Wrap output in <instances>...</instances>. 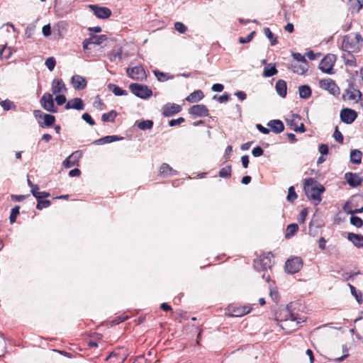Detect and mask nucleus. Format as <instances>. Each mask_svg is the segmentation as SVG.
Returning a JSON list of instances; mask_svg holds the SVG:
<instances>
[{
  "label": "nucleus",
  "instance_id": "obj_1",
  "mask_svg": "<svg viewBox=\"0 0 363 363\" xmlns=\"http://www.w3.org/2000/svg\"><path fill=\"white\" fill-rule=\"evenodd\" d=\"M306 196L318 205L321 201V194L325 191V187L318 183L313 178L305 179L303 186Z\"/></svg>",
  "mask_w": 363,
  "mask_h": 363
},
{
  "label": "nucleus",
  "instance_id": "obj_2",
  "mask_svg": "<svg viewBox=\"0 0 363 363\" xmlns=\"http://www.w3.org/2000/svg\"><path fill=\"white\" fill-rule=\"evenodd\" d=\"M272 255L269 252L267 254H263L259 257L254 260V268L258 272H264L262 277L266 280V281H270V275L267 274V270L270 269L272 266Z\"/></svg>",
  "mask_w": 363,
  "mask_h": 363
},
{
  "label": "nucleus",
  "instance_id": "obj_3",
  "mask_svg": "<svg viewBox=\"0 0 363 363\" xmlns=\"http://www.w3.org/2000/svg\"><path fill=\"white\" fill-rule=\"evenodd\" d=\"M292 303H289L286 306L284 313H286V318L284 320H281V327L283 329H285L286 327L288 326V322L291 321L292 323H295V327H297L298 324L303 323L304 319L299 317L298 314L295 313L291 308Z\"/></svg>",
  "mask_w": 363,
  "mask_h": 363
},
{
  "label": "nucleus",
  "instance_id": "obj_4",
  "mask_svg": "<svg viewBox=\"0 0 363 363\" xmlns=\"http://www.w3.org/2000/svg\"><path fill=\"white\" fill-rule=\"evenodd\" d=\"M129 89L135 96L143 99H147L152 94V90L145 84L132 83L129 85Z\"/></svg>",
  "mask_w": 363,
  "mask_h": 363
},
{
  "label": "nucleus",
  "instance_id": "obj_5",
  "mask_svg": "<svg viewBox=\"0 0 363 363\" xmlns=\"http://www.w3.org/2000/svg\"><path fill=\"white\" fill-rule=\"evenodd\" d=\"M336 61V56L333 54H328L320 61L318 68L323 73L333 74V67Z\"/></svg>",
  "mask_w": 363,
  "mask_h": 363
},
{
  "label": "nucleus",
  "instance_id": "obj_6",
  "mask_svg": "<svg viewBox=\"0 0 363 363\" xmlns=\"http://www.w3.org/2000/svg\"><path fill=\"white\" fill-rule=\"evenodd\" d=\"M303 267V260L300 257L288 259L285 262L286 273L294 274L298 272Z\"/></svg>",
  "mask_w": 363,
  "mask_h": 363
},
{
  "label": "nucleus",
  "instance_id": "obj_7",
  "mask_svg": "<svg viewBox=\"0 0 363 363\" xmlns=\"http://www.w3.org/2000/svg\"><path fill=\"white\" fill-rule=\"evenodd\" d=\"M40 104L43 109L50 113H56L57 108H56L54 102L52 94L46 92L45 93L40 100Z\"/></svg>",
  "mask_w": 363,
  "mask_h": 363
},
{
  "label": "nucleus",
  "instance_id": "obj_8",
  "mask_svg": "<svg viewBox=\"0 0 363 363\" xmlns=\"http://www.w3.org/2000/svg\"><path fill=\"white\" fill-rule=\"evenodd\" d=\"M126 73L129 77L137 81H143L147 77L144 68L140 65L128 67L126 69Z\"/></svg>",
  "mask_w": 363,
  "mask_h": 363
},
{
  "label": "nucleus",
  "instance_id": "obj_9",
  "mask_svg": "<svg viewBox=\"0 0 363 363\" xmlns=\"http://www.w3.org/2000/svg\"><path fill=\"white\" fill-rule=\"evenodd\" d=\"M320 87L328 91L330 94L337 96L340 94V89L331 79H323L319 81Z\"/></svg>",
  "mask_w": 363,
  "mask_h": 363
},
{
  "label": "nucleus",
  "instance_id": "obj_10",
  "mask_svg": "<svg viewBox=\"0 0 363 363\" xmlns=\"http://www.w3.org/2000/svg\"><path fill=\"white\" fill-rule=\"evenodd\" d=\"M252 308V305L247 304L243 306H230L228 311H230V315L235 317H241L249 313Z\"/></svg>",
  "mask_w": 363,
  "mask_h": 363
},
{
  "label": "nucleus",
  "instance_id": "obj_11",
  "mask_svg": "<svg viewBox=\"0 0 363 363\" xmlns=\"http://www.w3.org/2000/svg\"><path fill=\"white\" fill-rule=\"evenodd\" d=\"M89 7L99 18L106 19L109 18L111 15V9L107 7H101L97 5H89Z\"/></svg>",
  "mask_w": 363,
  "mask_h": 363
},
{
  "label": "nucleus",
  "instance_id": "obj_12",
  "mask_svg": "<svg viewBox=\"0 0 363 363\" xmlns=\"http://www.w3.org/2000/svg\"><path fill=\"white\" fill-rule=\"evenodd\" d=\"M340 116L341 121L343 123L350 124L357 118V113L355 111L351 108H345L340 111Z\"/></svg>",
  "mask_w": 363,
  "mask_h": 363
},
{
  "label": "nucleus",
  "instance_id": "obj_13",
  "mask_svg": "<svg viewBox=\"0 0 363 363\" xmlns=\"http://www.w3.org/2000/svg\"><path fill=\"white\" fill-rule=\"evenodd\" d=\"M189 113L195 118L205 117L208 116V109L203 104H196L189 109Z\"/></svg>",
  "mask_w": 363,
  "mask_h": 363
},
{
  "label": "nucleus",
  "instance_id": "obj_14",
  "mask_svg": "<svg viewBox=\"0 0 363 363\" xmlns=\"http://www.w3.org/2000/svg\"><path fill=\"white\" fill-rule=\"evenodd\" d=\"M82 156V152L81 151H75L63 161L62 164L67 169L70 168L78 164Z\"/></svg>",
  "mask_w": 363,
  "mask_h": 363
},
{
  "label": "nucleus",
  "instance_id": "obj_15",
  "mask_svg": "<svg viewBox=\"0 0 363 363\" xmlns=\"http://www.w3.org/2000/svg\"><path fill=\"white\" fill-rule=\"evenodd\" d=\"M181 106L177 104L167 103L162 107V115L165 117H170L181 111Z\"/></svg>",
  "mask_w": 363,
  "mask_h": 363
},
{
  "label": "nucleus",
  "instance_id": "obj_16",
  "mask_svg": "<svg viewBox=\"0 0 363 363\" xmlns=\"http://www.w3.org/2000/svg\"><path fill=\"white\" fill-rule=\"evenodd\" d=\"M345 179L351 187L358 186L363 181V177H360L359 174L352 172H347L345 174Z\"/></svg>",
  "mask_w": 363,
  "mask_h": 363
},
{
  "label": "nucleus",
  "instance_id": "obj_17",
  "mask_svg": "<svg viewBox=\"0 0 363 363\" xmlns=\"http://www.w3.org/2000/svg\"><path fill=\"white\" fill-rule=\"evenodd\" d=\"M342 48L350 52L356 50L358 48V45L355 39H353L350 35H345L342 40Z\"/></svg>",
  "mask_w": 363,
  "mask_h": 363
},
{
  "label": "nucleus",
  "instance_id": "obj_18",
  "mask_svg": "<svg viewBox=\"0 0 363 363\" xmlns=\"http://www.w3.org/2000/svg\"><path fill=\"white\" fill-rule=\"evenodd\" d=\"M347 99H345V94H343L345 100L354 101L357 102L362 96L361 91L358 89H355L352 85H350L349 89L346 90Z\"/></svg>",
  "mask_w": 363,
  "mask_h": 363
},
{
  "label": "nucleus",
  "instance_id": "obj_19",
  "mask_svg": "<svg viewBox=\"0 0 363 363\" xmlns=\"http://www.w3.org/2000/svg\"><path fill=\"white\" fill-rule=\"evenodd\" d=\"M65 109H76L78 111L83 110L84 108V104L82 99L74 98L69 100L65 106Z\"/></svg>",
  "mask_w": 363,
  "mask_h": 363
},
{
  "label": "nucleus",
  "instance_id": "obj_20",
  "mask_svg": "<svg viewBox=\"0 0 363 363\" xmlns=\"http://www.w3.org/2000/svg\"><path fill=\"white\" fill-rule=\"evenodd\" d=\"M51 89L52 94H64L67 91L66 86L61 79H53Z\"/></svg>",
  "mask_w": 363,
  "mask_h": 363
},
{
  "label": "nucleus",
  "instance_id": "obj_21",
  "mask_svg": "<svg viewBox=\"0 0 363 363\" xmlns=\"http://www.w3.org/2000/svg\"><path fill=\"white\" fill-rule=\"evenodd\" d=\"M269 126L272 131L276 134L281 133L284 130V125L281 121L278 119L271 120L268 122Z\"/></svg>",
  "mask_w": 363,
  "mask_h": 363
},
{
  "label": "nucleus",
  "instance_id": "obj_22",
  "mask_svg": "<svg viewBox=\"0 0 363 363\" xmlns=\"http://www.w3.org/2000/svg\"><path fill=\"white\" fill-rule=\"evenodd\" d=\"M72 84L77 90H82L86 86L85 78L79 75H74L72 77Z\"/></svg>",
  "mask_w": 363,
  "mask_h": 363
},
{
  "label": "nucleus",
  "instance_id": "obj_23",
  "mask_svg": "<svg viewBox=\"0 0 363 363\" xmlns=\"http://www.w3.org/2000/svg\"><path fill=\"white\" fill-rule=\"evenodd\" d=\"M122 137L118 135H107L99 139H97L93 142V144L100 145L103 144L111 143L113 142L118 141L122 140Z\"/></svg>",
  "mask_w": 363,
  "mask_h": 363
},
{
  "label": "nucleus",
  "instance_id": "obj_24",
  "mask_svg": "<svg viewBox=\"0 0 363 363\" xmlns=\"http://www.w3.org/2000/svg\"><path fill=\"white\" fill-rule=\"evenodd\" d=\"M50 196V193L45 191V194H41L40 199H37V205L36 208L38 210H42L43 208H48L51 205V202L50 200L45 199V198Z\"/></svg>",
  "mask_w": 363,
  "mask_h": 363
},
{
  "label": "nucleus",
  "instance_id": "obj_25",
  "mask_svg": "<svg viewBox=\"0 0 363 363\" xmlns=\"http://www.w3.org/2000/svg\"><path fill=\"white\" fill-rule=\"evenodd\" d=\"M347 239L357 247H363V236L362 235L349 233L347 234Z\"/></svg>",
  "mask_w": 363,
  "mask_h": 363
},
{
  "label": "nucleus",
  "instance_id": "obj_26",
  "mask_svg": "<svg viewBox=\"0 0 363 363\" xmlns=\"http://www.w3.org/2000/svg\"><path fill=\"white\" fill-rule=\"evenodd\" d=\"M275 89L281 97L284 98L286 96L287 85L284 80L279 79L276 82Z\"/></svg>",
  "mask_w": 363,
  "mask_h": 363
},
{
  "label": "nucleus",
  "instance_id": "obj_27",
  "mask_svg": "<svg viewBox=\"0 0 363 363\" xmlns=\"http://www.w3.org/2000/svg\"><path fill=\"white\" fill-rule=\"evenodd\" d=\"M153 74L157 79L160 82H164L167 80L172 79L174 75L169 72H162L158 69L153 70Z\"/></svg>",
  "mask_w": 363,
  "mask_h": 363
},
{
  "label": "nucleus",
  "instance_id": "obj_28",
  "mask_svg": "<svg viewBox=\"0 0 363 363\" xmlns=\"http://www.w3.org/2000/svg\"><path fill=\"white\" fill-rule=\"evenodd\" d=\"M55 122V116L51 114L46 113L43 121L39 122V126L41 128H48L52 126Z\"/></svg>",
  "mask_w": 363,
  "mask_h": 363
},
{
  "label": "nucleus",
  "instance_id": "obj_29",
  "mask_svg": "<svg viewBox=\"0 0 363 363\" xmlns=\"http://www.w3.org/2000/svg\"><path fill=\"white\" fill-rule=\"evenodd\" d=\"M290 69L298 74H303L308 71L307 65H299L297 62H292L290 65Z\"/></svg>",
  "mask_w": 363,
  "mask_h": 363
},
{
  "label": "nucleus",
  "instance_id": "obj_30",
  "mask_svg": "<svg viewBox=\"0 0 363 363\" xmlns=\"http://www.w3.org/2000/svg\"><path fill=\"white\" fill-rule=\"evenodd\" d=\"M203 94L201 90H196L191 93L187 97L186 101L189 103H196L203 98Z\"/></svg>",
  "mask_w": 363,
  "mask_h": 363
},
{
  "label": "nucleus",
  "instance_id": "obj_31",
  "mask_svg": "<svg viewBox=\"0 0 363 363\" xmlns=\"http://www.w3.org/2000/svg\"><path fill=\"white\" fill-rule=\"evenodd\" d=\"M125 359L124 356H121L119 353L113 352L106 358V361L110 363H122Z\"/></svg>",
  "mask_w": 363,
  "mask_h": 363
},
{
  "label": "nucleus",
  "instance_id": "obj_32",
  "mask_svg": "<svg viewBox=\"0 0 363 363\" xmlns=\"http://www.w3.org/2000/svg\"><path fill=\"white\" fill-rule=\"evenodd\" d=\"M362 153L360 150L354 149L350 152V161L352 163L359 164L362 161Z\"/></svg>",
  "mask_w": 363,
  "mask_h": 363
},
{
  "label": "nucleus",
  "instance_id": "obj_33",
  "mask_svg": "<svg viewBox=\"0 0 363 363\" xmlns=\"http://www.w3.org/2000/svg\"><path fill=\"white\" fill-rule=\"evenodd\" d=\"M299 97L306 99L311 95V89L308 85H301L298 87Z\"/></svg>",
  "mask_w": 363,
  "mask_h": 363
},
{
  "label": "nucleus",
  "instance_id": "obj_34",
  "mask_svg": "<svg viewBox=\"0 0 363 363\" xmlns=\"http://www.w3.org/2000/svg\"><path fill=\"white\" fill-rule=\"evenodd\" d=\"M108 89L111 91L115 96H125L128 92L125 90L122 89L118 85L114 84H109L108 85Z\"/></svg>",
  "mask_w": 363,
  "mask_h": 363
},
{
  "label": "nucleus",
  "instance_id": "obj_35",
  "mask_svg": "<svg viewBox=\"0 0 363 363\" xmlns=\"http://www.w3.org/2000/svg\"><path fill=\"white\" fill-rule=\"evenodd\" d=\"M176 171L174 170L168 164L163 163L160 169V174L163 175L164 177L174 175Z\"/></svg>",
  "mask_w": 363,
  "mask_h": 363
},
{
  "label": "nucleus",
  "instance_id": "obj_36",
  "mask_svg": "<svg viewBox=\"0 0 363 363\" xmlns=\"http://www.w3.org/2000/svg\"><path fill=\"white\" fill-rule=\"evenodd\" d=\"M298 230V225L296 223H291L287 225L286 233H285V238L289 239L292 238L296 233Z\"/></svg>",
  "mask_w": 363,
  "mask_h": 363
},
{
  "label": "nucleus",
  "instance_id": "obj_37",
  "mask_svg": "<svg viewBox=\"0 0 363 363\" xmlns=\"http://www.w3.org/2000/svg\"><path fill=\"white\" fill-rule=\"evenodd\" d=\"M135 125L142 130H150L153 126V121L151 120H145L140 122L137 121Z\"/></svg>",
  "mask_w": 363,
  "mask_h": 363
},
{
  "label": "nucleus",
  "instance_id": "obj_38",
  "mask_svg": "<svg viewBox=\"0 0 363 363\" xmlns=\"http://www.w3.org/2000/svg\"><path fill=\"white\" fill-rule=\"evenodd\" d=\"M343 211L347 213V214H350V215H354L355 213H360L363 211V206L359 208H354L353 209L351 204L349 203V202H347L344 206H343Z\"/></svg>",
  "mask_w": 363,
  "mask_h": 363
},
{
  "label": "nucleus",
  "instance_id": "obj_39",
  "mask_svg": "<svg viewBox=\"0 0 363 363\" xmlns=\"http://www.w3.org/2000/svg\"><path fill=\"white\" fill-rule=\"evenodd\" d=\"M349 4H350V9L352 12L358 13L363 6V4L360 1V0H350Z\"/></svg>",
  "mask_w": 363,
  "mask_h": 363
},
{
  "label": "nucleus",
  "instance_id": "obj_40",
  "mask_svg": "<svg viewBox=\"0 0 363 363\" xmlns=\"http://www.w3.org/2000/svg\"><path fill=\"white\" fill-rule=\"evenodd\" d=\"M116 116L117 113L112 110L109 112L103 113L101 116V120L104 122H113Z\"/></svg>",
  "mask_w": 363,
  "mask_h": 363
},
{
  "label": "nucleus",
  "instance_id": "obj_41",
  "mask_svg": "<svg viewBox=\"0 0 363 363\" xmlns=\"http://www.w3.org/2000/svg\"><path fill=\"white\" fill-rule=\"evenodd\" d=\"M349 286L351 291V294L355 297L357 303L359 304H362L363 302L362 293L360 291H357L356 288L351 284H349Z\"/></svg>",
  "mask_w": 363,
  "mask_h": 363
},
{
  "label": "nucleus",
  "instance_id": "obj_42",
  "mask_svg": "<svg viewBox=\"0 0 363 363\" xmlns=\"http://www.w3.org/2000/svg\"><path fill=\"white\" fill-rule=\"evenodd\" d=\"M0 105L3 109L6 111L16 108L14 103L9 99L1 101Z\"/></svg>",
  "mask_w": 363,
  "mask_h": 363
},
{
  "label": "nucleus",
  "instance_id": "obj_43",
  "mask_svg": "<svg viewBox=\"0 0 363 363\" xmlns=\"http://www.w3.org/2000/svg\"><path fill=\"white\" fill-rule=\"evenodd\" d=\"M91 39L92 43L94 45H99L104 41L107 40V36L106 35H91Z\"/></svg>",
  "mask_w": 363,
  "mask_h": 363
},
{
  "label": "nucleus",
  "instance_id": "obj_44",
  "mask_svg": "<svg viewBox=\"0 0 363 363\" xmlns=\"http://www.w3.org/2000/svg\"><path fill=\"white\" fill-rule=\"evenodd\" d=\"M277 69L274 65L270 67H265L264 69L263 75L265 77H270L275 75L277 73Z\"/></svg>",
  "mask_w": 363,
  "mask_h": 363
},
{
  "label": "nucleus",
  "instance_id": "obj_45",
  "mask_svg": "<svg viewBox=\"0 0 363 363\" xmlns=\"http://www.w3.org/2000/svg\"><path fill=\"white\" fill-rule=\"evenodd\" d=\"M264 33L266 37L269 40L272 45H275L278 43L277 39L274 37L273 33L269 28H264Z\"/></svg>",
  "mask_w": 363,
  "mask_h": 363
},
{
  "label": "nucleus",
  "instance_id": "obj_46",
  "mask_svg": "<svg viewBox=\"0 0 363 363\" xmlns=\"http://www.w3.org/2000/svg\"><path fill=\"white\" fill-rule=\"evenodd\" d=\"M219 177H223V178H228L231 175V166L228 165L225 167H223L220 169L218 173Z\"/></svg>",
  "mask_w": 363,
  "mask_h": 363
},
{
  "label": "nucleus",
  "instance_id": "obj_47",
  "mask_svg": "<svg viewBox=\"0 0 363 363\" xmlns=\"http://www.w3.org/2000/svg\"><path fill=\"white\" fill-rule=\"evenodd\" d=\"M350 223L357 228H361L363 225V220L362 218L354 216V214L350 217Z\"/></svg>",
  "mask_w": 363,
  "mask_h": 363
},
{
  "label": "nucleus",
  "instance_id": "obj_48",
  "mask_svg": "<svg viewBox=\"0 0 363 363\" xmlns=\"http://www.w3.org/2000/svg\"><path fill=\"white\" fill-rule=\"evenodd\" d=\"M20 207L18 206H16L11 209V214L9 216V220L11 224H13L16 222V217L19 214Z\"/></svg>",
  "mask_w": 363,
  "mask_h": 363
},
{
  "label": "nucleus",
  "instance_id": "obj_49",
  "mask_svg": "<svg viewBox=\"0 0 363 363\" xmlns=\"http://www.w3.org/2000/svg\"><path fill=\"white\" fill-rule=\"evenodd\" d=\"M110 61L116 62L117 60H122V50L120 49L117 52H113L108 55Z\"/></svg>",
  "mask_w": 363,
  "mask_h": 363
},
{
  "label": "nucleus",
  "instance_id": "obj_50",
  "mask_svg": "<svg viewBox=\"0 0 363 363\" xmlns=\"http://www.w3.org/2000/svg\"><path fill=\"white\" fill-rule=\"evenodd\" d=\"M287 201L293 202L297 199V194L294 186H290L288 190Z\"/></svg>",
  "mask_w": 363,
  "mask_h": 363
},
{
  "label": "nucleus",
  "instance_id": "obj_51",
  "mask_svg": "<svg viewBox=\"0 0 363 363\" xmlns=\"http://www.w3.org/2000/svg\"><path fill=\"white\" fill-rule=\"evenodd\" d=\"M45 65L50 71H52L56 65L55 59L53 57L47 58Z\"/></svg>",
  "mask_w": 363,
  "mask_h": 363
},
{
  "label": "nucleus",
  "instance_id": "obj_52",
  "mask_svg": "<svg viewBox=\"0 0 363 363\" xmlns=\"http://www.w3.org/2000/svg\"><path fill=\"white\" fill-rule=\"evenodd\" d=\"M30 189H31L30 192L35 199H40V196L41 194H44V195L45 194V191H38L39 186L37 184H34L33 186Z\"/></svg>",
  "mask_w": 363,
  "mask_h": 363
},
{
  "label": "nucleus",
  "instance_id": "obj_53",
  "mask_svg": "<svg viewBox=\"0 0 363 363\" xmlns=\"http://www.w3.org/2000/svg\"><path fill=\"white\" fill-rule=\"evenodd\" d=\"M12 55V50L11 48H6L4 46L1 50H0V56L1 57H4L6 59L10 58V57Z\"/></svg>",
  "mask_w": 363,
  "mask_h": 363
},
{
  "label": "nucleus",
  "instance_id": "obj_54",
  "mask_svg": "<svg viewBox=\"0 0 363 363\" xmlns=\"http://www.w3.org/2000/svg\"><path fill=\"white\" fill-rule=\"evenodd\" d=\"M174 29L179 33H184L187 30V27L182 22H176Z\"/></svg>",
  "mask_w": 363,
  "mask_h": 363
},
{
  "label": "nucleus",
  "instance_id": "obj_55",
  "mask_svg": "<svg viewBox=\"0 0 363 363\" xmlns=\"http://www.w3.org/2000/svg\"><path fill=\"white\" fill-rule=\"evenodd\" d=\"M333 138H335V140L340 143H343V135L341 133V132L338 130V128L336 127L335 129V131H334V133H333Z\"/></svg>",
  "mask_w": 363,
  "mask_h": 363
},
{
  "label": "nucleus",
  "instance_id": "obj_56",
  "mask_svg": "<svg viewBox=\"0 0 363 363\" xmlns=\"http://www.w3.org/2000/svg\"><path fill=\"white\" fill-rule=\"evenodd\" d=\"M6 343L2 335H0V357L6 353Z\"/></svg>",
  "mask_w": 363,
  "mask_h": 363
},
{
  "label": "nucleus",
  "instance_id": "obj_57",
  "mask_svg": "<svg viewBox=\"0 0 363 363\" xmlns=\"http://www.w3.org/2000/svg\"><path fill=\"white\" fill-rule=\"evenodd\" d=\"M55 101H56L58 106H61L66 103V97L64 94H55Z\"/></svg>",
  "mask_w": 363,
  "mask_h": 363
},
{
  "label": "nucleus",
  "instance_id": "obj_58",
  "mask_svg": "<svg viewBox=\"0 0 363 363\" xmlns=\"http://www.w3.org/2000/svg\"><path fill=\"white\" fill-rule=\"evenodd\" d=\"M82 118L86 121L88 124H89L90 125H95V121L92 118V117L91 116L90 114H89L88 113H84L82 114Z\"/></svg>",
  "mask_w": 363,
  "mask_h": 363
},
{
  "label": "nucleus",
  "instance_id": "obj_59",
  "mask_svg": "<svg viewBox=\"0 0 363 363\" xmlns=\"http://www.w3.org/2000/svg\"><path fill=\"white\" fill-rule=\"evenodd\" d=\"M46 113H43L41 110H34L33 111V115L36 121H38V123L39 124V122H40L43 119L44 116Z\"/></svg>",
  "mask_w": 363,
  "mask_h": 363
},
{
  "label": "nucleus",
  "instance_id": "obj_60",
  "mask_svg": "<svg viewBox=\"0 0 363 363\" xmlns=\"http://www.w3.org/2000/svg\"><path fill=\"white\" fill-rule=\"evenodd\" d=\"M307 214H308V211H307L306 208H303V210H301V212L299 213L298 217H297L298 221L300 223H304V221L306 220V218L307 216Z\"/></svg>",
  "mask_w": 363,
  "mask_h": 363
},
{
  "label": "nucleus",
  "instance_id": "obj_61",
  "mask_svg": "<svg viewBox=\"0 0 363 363\" xmlns=\"http://www.w3.org/2000/svg\"><path fill=\"white\" fill-rule=\"evenodd\" d=\"M264 153L263 149L260 146L254 147L252 150V154L255 157H258L262 155Z\"/></svg>",
  "mask_w": 363,
  "mask_h": 363
},
{
  "label": "nucleus",
  "instance_id": "obj_62",
  "mask_svg": "<svg viewBox=\"0 0 363 363\" xmlns=\"http://www.w3.org/2000/svg\"><path fill=\"white\" fill-rule=\"evenodd\" d=\"M294 60H296L298 62H303L306 64V60L303 55L298 52H294L292 55Z\"/></svg>",
  "mask_w": 363,
  "mask_h": 363
},
{
  "label": "nucleus",
  "instance_id": "obj_63",
  "mask_svg": "<svg viewBox=\"0 0 363 363\" xmlns=\"http://www.w3.org/2000/svg\"><path fill=\"white\" fill-rule=\"evenodd\" d=\"M254 35H255V31L250 33L247 36H246L245 38L240 37L239 38V42L242 44L247 43L252 40Z\"/></svg>",
  "mask_w": 363,
  "mask_h": 363
},
{
  "label": "nucleus",
  "instance_id": "obj_64",
  "mask_svg": "<svg viewBox=\"0 0 363 363\" xmlns=\"http://www.w3.org/2000/svg\"><path fill=\"white\" fill-rule=\"evenodd\" d=\"M183 122H184V118L182 117H179L177 119L170 120L169 121V125L171 127H173V126L179 125Z\"/></svg>",
  "mask_w": 363,
  "mask_h": 363
}]
</instances>
